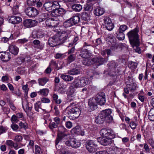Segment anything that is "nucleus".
I'll use <instances>...</instances> for the list:
<instances>
[{
	"label": "nucleus",
	"mask_w": 154,
	"mask_h": 154,
	"mask_svg": "<svg viewBox=\"0 0 154 154\" xmlns=\"http://www.w3.org/2000/svg\"><path fill=\"white\" fill-rule=\"evenodd\" d=\"M101 136L104 137H110L114 138V135L112 131L108 128H103L101 129L100 132Z\"/></svg>",
	"instance_id": "9"
},
{
	"label": "nucleus",
	"mask_w": 154,
	"mask_h": 154,
	"mask_svg": "<svg viewBox=\"0 0 154 154\" xmlns=\"http://www.w3.org/2000/svg\"><path fill=\"white\" fill-rule=\"evenodd\" d=\"M17 72L20 75H24L25 73V68L23 67H18L17 69Z\"/></svg>",
	"instance_id": "42"
},
{
	"label": "nucleus",
	"mask_w": 154,
	"mask_h": 154,
	"mask_svg": "<svg viewBox=\"0 0 154 154\" xmlns=\"http://www.w3.org/2000/svg\"><path fill=\"white\" fill-rule=\"evenodd\" d=\"M79 56L83 58H87L90 57L91 54L89 52L88 49L86 48L82 49Z\"/></svg>",
	"instance_id": "18"
},
{
	"label": "nucleus",
	"mask_w": 154,
	"mask_h": 154,
	"mask_svg": "<svg viewBox=\"0 0 154 154\" xmlns=\"http://www.w3.org/2000/svg\"><path fill=\"white\" fill-rule=\"evenodd\" d=\"M54 57L57 59H62L65 57V55L64 54L57 53L56 54Z\"/></svg>",
	"instance_id": "51"
},
{
	"label": "nucleus",
	"mask_w": 154,
	"mask_h": 154,
	"mask_svg": "<svg viewBox=\"0 0 154 154\" xmlns=\"http://www.w3.org/2000/svg\"><path fill=\"white\" fill-rule=\"evenodd\" d=\"M93 9V5L91 3L85 5L84 8V11H91Z\"/></svg>",
	"instance_id": "35"
},
{
	"label": "nucleus",
	"mask_w": 154,
	"mask_h": 154,
	"mask_svg": "<svg viewBox=\"0 0 154 154\" xmlns=\"http://www.w3.org/2000/svg\"><path fill=\"white\" fill-rule=\"evenodd\" d=\"M126 86H127V89H129L131 91H134L136 88V84L133 82L129 83L126 82Z\"/></svg>",
	"instance_id": "25"
},
{
	"label": "nucleus",
	"mask_w": 154,
	"mask_h": 154,
	"mask_svg": "<svg viewBox=\"0 0 154 154\" xmlns=\"http://www.w3.org/2000/svg\"><path fill=\"white\" fill-rule=\"evenodd\" d=\"M111 112V110L108 109L102 110L100 113L104 117L107 123H110L113 120V118L110 115Z\"/></svg>",
	"instance_id": "8"
},
{
	"label": "nucleus",
	"mask_w": 154,
	"mask_h": 154,
	"mask_svg": "<svg viewBox=\"0 0 154 154\" xmlns=\"http://www.w3.org/2000/svg\"><path fill=\"white\" fill-rule=\"evenodd\" d=\"M81 113V110L77 107H74L70 109L67 112L68 118L72 120H75L78 118Z\"/></svg>",
	"instance_id": "4"
},
{
	"label": "nucleus",
	"mask_w": 154,
	"mask_h": 154,
	"mask_svg": "<svg viewBox=\"0 0 154 154\" xmlns=\"http://www.w3.org/2000/svg\"><path fill=\"white\" fill-rule=\"evenodd\" d=\"M144 148L145 149L146 152L147 153H149L150 149L149 146L146 143H144Z\"/></svg>",
	"instance_id": "64"
},
{
	"label": "nucleus",
	"mask_w": 154,
	"mask_h": 154,
	"mask_svg": "<svg viewBox=\"0 0 154 154\" xmlns=\"http://www.w3.org/2000/svg\"><path fill=\"white\" fill-rule=\"evenodd\" d=\"M106 120L102 116L100 113L95 118V122L96 123L99 124H102Z\"/></svg>",
	"instance_id": "19"
},
{
	"label": "nucleus",
	"mask_w": 154,
	"mask_h": 154,
	"mask_svg": "<svg viewBox=\"0 0 154 154\" xmlns=\"http://www.w3.org/2000/svg\"><path fill=\"white\" fill-rule=\"evenodd\" d=\"M85 59L83 61V63L84 65L88 66L92 64V61L91 59H89L87 58Z\"/></svg>",
	"instance_id": "46"
},
{
	"label": "nucleus",
	"mask_w": 154,
	"mask_h": 154,
	"mask_svg": "<svg viewBox=\"0 0 154 154\" xmlns=\"http://www.w3.org/2000/svg\"><path fill=\"white\" fill-rule=\"evenodd\" d=\"M73 25L70 20L65 22L63 23V26L65 27H69L73 26Z\"/></svg>",
	"instance_id": "45"
},
{
	"label": "nucleus",
	"mask_w": 154,
	"mask_h": 154,
	"mask_svg": "<svg viewBox=\"0 0 154 154\" xmlns=\"http://www.w3.org/2000/svg\"><path fill=\"white\" fill-rule=\"evenodd\" d=\"M35 109L36 111L39 112L42 110V108L41 103L40 101H38L35 105Z\"/></svg>",
	"instance_id": "39"
},
{
	"label": "nucleus",
	"mask_w": 154,
	"mask_h": 154,
	"mask_svg": "<svg viewBox=\"0 0 154 154\" xmlns=\"http://www.w3.org/2000/svg\"><path fill=\"white\" fill-rule=\"evenodd\" d=\"M60 6L58 3V8H55L53 11H52L51 14L52 16L58 17L61 15L64 14L66 13V11L63 8H60Z\"/></svg>",
	"instance_id": "11"
},
{
	"label": "nucleus",
	"mask_w": 154,
	"mask_h": 154,
	"mask_svg": "<svg viewBox=\"0 0 154 154\" xmlns=\"http://www.w3.org/2000/svg\"><path fill=\"white\" fill-rule=\"evenodd\" d=\"M67 130L63 126L59 127L58 128L57 137L55 140V146L57 149H58L57 145L59 142L62 140L65 142V139L67 138V135L65 133Z\"/></svg>",
	"instance_id": "3"
},
{
	"label": "nucleus",
	"mask_w": 154,
	"mask_h": 154,
	"mask_svg": "<svg viewBox=\"0 0 154 154\" xmlns=\"http://www.w3.org/2000/svg\"><path fill=\"white\" fill-rule=\"evenodd\" d=\"M71 8L75 12H78L81 11L82 9V6L80 4H74L73 5Z\"/></svg>",
	"instance_id": "24"
},
{
	"label": "nucleus",
	"mask_w": 154,
	"mask_h": 154,
	"mask_svg": "<svg viewBox=\"0 0 154 154\" xmlns=\"http://www.w3.org/2000/svg\"><path fill=\"white\" fill-rule=\"evenodd\" d=\"M66 145L68 146H71L73 148H77L80 145V142H76L74 138H70L66 141L65 143Z\"/></svg>",
	"instance_id": "13"
},
{
	"label": "nucleus",
	"mask_w": 154,
	"mask_h": 154,
	"mask_svg": "<svg viewBox=\"0 0 154 154\" xmlns=\"http://www.w3.org/2000/svg\"><path fill=\"white\" fill-rule=\"evenodd\" d=\"M125 31V25H121L119 27L118 32L124 33Z\"/></svg>",
	"instance_id": "55"
},
{
	"label": "nucleus",
	"mask_w": 154,
	"mask_h": 154,
	"mask_svg": "<svg viewBox=\"0 0 154 154\" xmlns=\"http://www.w3.org/2000/svg\"><path fill=\"white\" fill-rule=\"evenodd\" d=\"M25 103H23V107L24 109L25 108L27 110L30 111L32 108V105L30 103H28L27 101L25 102Z\"/></svg>",
	"instance_id": "27"
},
{
	"label": "nucleus",
	"mask_w": 154,
	"mask_h": 154,
	"mask_svg": "<svg viewBox=\"0 0 154 154\" xmlns=\"http://www.w3.org/2000/svg\"><path fill=\"white\" fill-rule=\"evenodd\" d=\"M49 66L51 67H52V66L57 67V64L56 63V61L52 60L50 62Z\"/></svg>",
	"instance_id": "62"
},
{
	"label": "nucleus",
	"mask_w": 154,
	"mask_h": 154,
	"mask_svg": "<svg viewBox=\"0 0 154 154\" xmlns=\"http://www.w3.org/2000/svg\"><path fill=\"white\" fill-rule=\"evenodd\" d=\"M33 43L34 45V47L36 48L42 50L44 48V45L43 43H41L40 41L38 40H34Z\"/></svg>",
	"instance_id": "21"
},
{
	"label": "nucleus",
	"mask_w": 154,
	"mask_h": 154,
	"mask_svg": "<svg viewBox=\"0 0 154 154\" xmlns=\"http://www.w3.org/2000/svg\"><path fill=\"white\" fill-rule=\"evenodd\" d=\"M39 0H27V3L29 6H33Z\"/></svg>",
	"instance_id": "47"
},
{
	"label": "nucleus",
	"mask_w": 154,
	"mask_h": 154,
	"mask_svg": "<svg viewBox=\"0 0 154 154\" xmlns=\"http://www.w3.org/2000/svg\"><path fill=\"white\" fill-rule=\"evenodd\" d=\"M48 16V15L46 13H44L40 15L38 19L39 22H41L44 21Z\"/></svg>",
	"instance_id": "44"
},
{
	"label": "nucleus",
	"mask_w": 154,
	"mask_h": 154,
	"mask_svg": "<svg viewBox=\"0 0 154 154\" xmlns=\"http://www.w3.org/2000/svg\"><path fill=\"white\" fill-rule=\"evenodd\" d=\"M75 59V57L73 54H70L68 57V60L69 63L73 61Z\"/></svg>",
	"instance_id": "52"
},
{
	"label": "nucleus",
	"mask_w": 154,
	"mask_h": 154,
	"mask_svg": "<svg viewBox=\"0 0 154 154\" xmlns=\"http://www.w3.org/2000/svg\"><path fill=\"white\" fill-rule=\"evenodd\" d=\"M11 121L12 122H17L19 120L18 119L17 117L15 115H13L11 117Z\"/></svg>",
	"instance_id": "59"
},
{
	"label": "nucleus",
	"mask_w": 154,
	"mask_h": 154,
	"mask_svg": "<svg viewBox=\"0 0 154 154\" xmlns=\"http://www.w3.org/2000/svg\"><path fill=\"white\" fill-rule=\"evenodd\" d=\"M109 69H112L113 72L115 71L116 67L118 66V64L114 61H112L109 64Z\"/></svg>",
	"instance_id": "43"
},
{
	"label": "nucleus",
	"mask_w": 154,
	"mask_h": 154,
	"mask_svg": "<svg viewBox=\"0 0 154 154\" xmlns=\"http://www.w3.org/2000/svg\"><path fill=\"white\" fill-rule=\"evenodd\" d=\"M129 125L132 129H135L137 125V124L134 122L132 121L130 122Z\"/></svg>",
	"instance_id": "56"
},
{
	"label": "nucleus",
	"mask_w": 154,
	"mask_h": 154,
	"mask_svg": "<svg viewBox=\"0 0 154 154\" xmlns=\"http://www.w3.org/2000/svg\"><path fill=\"white\" fill-rule=\"evenodd\" d=\"M24 11L26 14L30 17H34L38 14V11L36 9L32 7L26 8Z\"/></svg>",
	"instance_id": "12"
},
{
	"label": "nucleus",
	"mask_w": 154,
	"mask_h": 154,
	"mask_svg": "<svg viewBox=\"0 0 154 154\" xmlns=\"http://www.w3.org/2000/svg\"><path fill=\"white\" fill-rule=\"evenodd\" d=\"M35 150L36 154H40L41 152V149L40 147L38 145L35 146Z\"/></svg>",
	"instance_id": "57"
},
{
	"label": "nucleus",
	"mask_w": 154,
	"mask_h": 154,
	"mask_svg": "<svg viewBox=\"0 0 154 154\" xmlns=\"http://www.w3.org/2000/svg\"><path fill=\"white\" fill-rule=\"evenodd\" d=\"M49 80L47 77H43L38 79L39 84L41 86H44Z\"/></svg>",
	"instance_id": "28"
},
{
	"label": "nucleus",
	"mask_w": 154,
	"mask_h": 154,
	"mask_svg": "<svg viewBox=\"0 0 154 154\" xmlns=\"http://www.w3.org/2000/svg\"><path fill=\"white\" fill-rule=\"evenodd\" d=\"M97 103L94 97L90 98L88 101L89 110L91 112L97 109Z\"/></svg>",
	"instance_id": "14"
},
{
	"label": "nucleus",
	"mask_w": 154,
	"mask_h": 154,
	"mask_svg": "<svg viewBox=\"0 0 154 154\" xmlns=\"http://www.w3.org/2000/svg\"><path fill=\"white\" fill-rule=\"evenodd\" d=\"M9 50L11 54L15 56L18 53L19 48L15 45H11L9 47Z\"/></svg>",
	"instance_id": "22"
},
{
	"label": "nucleus",
	"mask_w": 154,
	"mask_h": 154,
	"mask_svg": "<svg viewBox=\"0 0 154 154\" xmlns=\"http://www.w3.org/2000/svg\"><path fill=\"white\" fill-rule=\"evenodd\" d=\"M114 26L112 23L106 25V29L109 31L112 30L114 28Z\"/></svg>",
	"instance_id": "53"
},
{
	"label": "nucleus",
	"mask_w": 154,
	"mask_h": 154,
	"mask_svg": "<svg viewBox=\"0 0 154 154\" xmlns=\"http://www.w3.org/2000/svg\"><path fill=\"white\" fill-rule=\"evenodd\" d=\"M79 81L80 82L81 87H83L88 84V83L89 82L88 79L85 77H82L80 79H79Z\"/></svg>",
	"instance_id": "26"
},
{
	"label": "nucleus",
	"mask_w": 154,
	"mask_h": 154,
	"mask_svg": "<svg viewBox=\"0 0 154 154\" xmlns=\"http://www.w3.org/2000/svg\"><path fill=\"white\" fill-rule=\"evenodd\" d=\"M36 21L31 19H26L23 22L24 26L27 28L35 26Z\"/></svg>",
	"instance_id": "17"
},
{
	"label": "nucleus",
	"mask_w": 154,
	"mask_h": 154,
	"mask_svg": "<svg viewBox=\"0 0 154 154\" xmlns=\"http://www.w3.org/2000/svg\"><path fill=\"white\" fill-rule=\"evenodd\" d=\"M43 7L47 11L52 12L55 8H58V2L55 1L47 2L44 4Z\"/></svg>",
	"instance_id": "5"
},
{
	"label": "nucleus",
	"mask_w": 154,
	"mask_h": 154,
	"mask_svg": "<svg viewBox=\"0 0 154 154\" xmlns=\"http://www.w3.org/2000/svg\"><path fill=\"white\" fill-rule=\"evenodd\" d=\"M105 94L103 92L98 93L94 98L97 103L100 105L102 106L106 103Z\"/></svg>",
	"instance_id": "6"
},
{
	"label": "nucleus",
	"mask_w": 154,
	"mask_h": 154,
	"mask_svg": "<svg viewBox=\"0 0 154 154\" xmlns=\"http://www.w3.org/2000/svg\"><path fill=\"white\" fill-rule=\"evenodd\" d=\"M28 40V39L26 38H23V39H19L18 40V42L19 43L23 44L27 42Z\"/></svg>",
	"instance_id": "63"
},
{
	"label": "nucleus",
	"mask_w": 154,
	"mask_h": 154,
	"mask_svg": "<svg viewBox=\"0 0 154 154\" xmlns=\"http://www.w3.org/2000/svg\"><path fill=\"white\" fill-rule=\"evenodd\" d=\"M73 130L74 131L75 133L80 134L82 136L84 135L85 131L84 130H82L80 128H78V127H76L73 129Z\"/></svg>",
	"instance_id": "33"
},
{
	"label": "nucleus",
	"mask_w": 154,
	"mask_h": 154,
	"mask_svg": "<svg viewBox=\"0 0 154 154\" xmlns=\"http://www.w3.org/2000/svg\"><path fill=\"white\" fill-rule=\"evenodd\" d=\"M110 137H100L97 139V141L101 145L106 146L111 144L112 139Z\"/></svg>",
	"instance_id": "10"
},
{
	"label": "nucleus",
	"mask_w": 154,
	"mask_h": 154,
	"mask_svg": "<svg viewBox=\"0 0 154 154\" xmlns=\"http://www.w3.org/2000/svg\"><path fill=\"white\" fill-rule=\"evenodd\" d=\"M19 126L21 128H23L25 130H26L28 128V126L27 123H23L22 122H20L19 123Z\"/></svg>",
	"instance_id": "54"
},
{
	"label": "nucleus",
	"mask_w": 154,
	"mask_h": 154,
	"mask_svg": "<svg viewBox=\"0 0 154 154\" xmlns=\"http://www.w3.org/2000/svg\"><path fill=\"white\" fill-rule=\"evenodd\" d=\"M116 37L119 40H123L125 38V35L124 33L117 32L116 33Z\"/></svg>",
	"instance_id": "41"
},
{
	"label": "nucleus",
	"mask_w": 154,
	"mask_h": 154,
	"mask_svg": "<svg viewBox=\"0 0 154 154\" xmlns=\"http://www.w3.org/2000/svg\"><path fill=\"white\" fill-rule=\"evenodd\" d=\"M104 12V9L100 8H98L94 10V14L97 16H100L103 15Z\"/></svg>",
	"instance_id": "30"
},
{
	"label": "nucleus",
	"mask_w": 154,
	"mask_h": 154,
	"mask_svg": "<svg viewBox=\"0 0 154 154\" xmlns=\"http://www.w3.org/2000/svg\"><path fill=\"white\" fill-rule=\"evenodd\" d=\"M106 40H109L110 42H112L115 43L116 40V38L113 34H109L106 35Z\"/></svg>",
	"instance_id": "34"
},
{
	"label": "nucleus",
	"mask_w": 154,
	"mask_h": 154,
	"mask_svg": "<svg viewBox=\"0 0 154 154\" xmlns=\"http://www.w3.org/2000/svg\"><path fill=\"white\" fill-rule=\"evenodd\" d=\"M7 129L5 127L2 126H0V134L5 133Z\"/></svg>",
	"instance_id": "58"
},
{
	"label": "nucleus",
	"mask_w": 154,
	"mask_h": 154,
	"mask_svg": "<svg viewBox=\"0 0 154 154\" xmlns=\"http://www.w3.org/2000/svg\"><path fill=\"white\" fill-rule=\"evenodd\" d=\"M65 125L67 128H70L72 127V124L71 122L69 121H68L66 122Z\"/></svg>",
	"instance_id": "61"
},
{
	"label": "nucleus",
	"mask_w": 154,
	"mask_h": 154,
	"mask_svg": "<svg viewBox=\"0 0 154 154\" xmlns=\"http://www.w3.org/2000/svg\"><path fill=\"white\" fill-rule=\"evenodd\" d=\"M0 57L2 60L7 62L10 60L11 56L9 53L2 51L0 52Z\"/></svg>",
	"instance_id": "16"
},
{
	"label": "nucleus",
	"mask_w": 154,
	"mask_h": 154,
	"mask_svg": "<svg viewBox=\"0 0 154 154\" xmlns=\"http://www.w3.org/2000/svg\"><path fill=\"white\" fill-rule=\"evenodd\" d=\"M75 91L74 88L72 86H70L69 87V91H68L67 94V98L68 99L71 100L73 99V98H70V97L72 98L73 96H74V94L75 93Z\"/></svg>",
	"instance_id": "23"
},
{
	"label": "nucleus",
	"mask_w": 154,
	"mask_h": 154,
	"mask_svg": "<svg viewBox=\"0 0 154 154\" xmlns=\"http://www.w3.org/2000/svg\"><path fill=\"white\" fill-rule=\"evenodd\" d=\"M60 77L64 80L67 82L72 81L73 79V77L70 75L64 74H62L60 76Z\"/></svg>",
	"instance_id": "29"
},
{
	"label": "nucleus",
	"mask_w": 154,
	"mask_h": 154,
	"mask_svg": "<svg viewBox=\"0 0 154 154\" xmlns=\"http://www.w3.org/2000/svg\"><path fill=\"white\" fill-rule=\"evenodd\" d=\"M138 31L135 29L129 32L127 34L129 39L130 42L132 45L138 46L139 43V36L138 34Z\"/></svg>",
	"instance_id": "2"
},
{
	"label": "nucleus",
	"mask_w": 154,
	"mask_h": 154,
	"mask_svg": "<svg viewBox=\"0 0 154 154\" xmlns=\"http://www.w3.org/2000/svg\"><path fill=\"white\" fill-rule=\"evenodd\" d=\"M80 69L76 68H75L70 69L68 71V73L71 75H75L78 74L80 73Z\"/></svg>",
	"instance_id": "32"
},
{
	"label": "nucleus",
	"mask_w": 154,
	"mask_h": 154,
	"mask_svg": "<svg viewBox=\"0 0 154 154\" xmlns=\"http://www.w3.org/2000/svg\"><path fill=\"white\" fill-rule=\"evenodd\" d=\"M104 23L106 25L112 23L110 18L108 17H105L103 19Z\"/></svg>",
	"instance_id": "48"
},
{
	"label": "nucleus",
	"mask_w": 154,
	"mask_h": 154,
	"mask_svg": "<svg viewBox=\"0 0 154 154\" xmlns=\"http://www.w3.org/2000/svg\"><path fill=\"white\" fill-rule=\"evenodd\" d=\"M71 20L73 25L79 23L80 20V18L79 16L75 15L70 18Z\"/></svg>",
	"instance_id": "31"
},
{
	"label": "nucleus",
	"mask_w": 154,
	"mask_h": 154,
	"mask_svg": "<svg viewBox=\"0 0 154 154\" xmlns=\"http://www.w3.org/2000/svg\"><path fill=\"white\" fill-rule=\"evenodd\" d=\"M49 92V90L47 88H44L41 90L38 93L39 94L44 95L45 96H47Z\"/></svg>",
	"instance_id": "40"
},
{
	"label": "nucleus",
	"mask_w": 154,
	"mask_h": 154,
	"mask_svg": "<svg viewBox=\"0 0 154 154\" xmlns=\"http://www.w3.org/2000/svg\"><path fill=\"white\" fill-rule=\"evenodd\" d=\"M9 21L10 22L14 24L20 23L22 21V19L20 17L17 16H13L11 17Z\"/></svg>",
	"instance_id": "20"
},
{
	"label": "nucleus",
	"mask_w": 154,
	"mask_h": 154,
	"mask_svg": "<svg viewBox=\"0 0 154 154\" xmlns=\"http://www.w3.org/2000/svg\"><path fill=\"white\" fill-rule=\"evenodd\" d=\"M99 60H98L99 62H98V66L103 64L105 61L104 59L100 57H99Z\"/></svg>",
	"instance_id": "60"
},
{
	"label": "nucleus",
	"mask_w": 154,
	"mask_h": 154,
	"mask_svg": "<svg viewBox=\"0 0 154 154\" xmlns=\"http://www.w3.org/2000/svg\"><path fill=\"white\" fill-rule=\"evenodd\" d=\"M72 85L73 86L76 88L81 87L79 79H74L72 83Z\"/></svg>",
	"instance_id": "37"
},
{
	"label": "nucleus",
	"mask_w": 154,
	"mask_h": 154,
	"mask_svg": "<svg viewBox=\"0 0 154 154\" xmlns=\"http://www.w3.org/2000/svg\"><path fill=\"white\" fill-rule=\"evenodd\" d=\"M71 31L67 30L63 31L60 35H55L50 38L48 41L51 47H55L64 43L71 36Z\"/></svg>",
	"instance_id": "1"
},
{
	"label": "nucleus",
	"mask_w": 154,
	"mask_h": 154,
	"mask_svg": "<svg viewBox=\"0 0 154 154\" xmlns=\"http://www.w3.org/2000/svg\"><path fill=\"white\" fill-rule=\"evenodd\" d=\"M58 124L54 122H52L49 124V127L51 130L54 128H56L58 127Z\"/></svg>",
	"instance_id": "49"
},
{
	"label": "nucleus",
	"mask_w": 154,
	"mask_h": 154,
	"mask_svg": "<svg viewBox=\"0 0 154 154\" xmlns=\"http://www.w3.org/2000/svg\"><path fill=\"white\" fill-rule=\"evenodd\" d=\"M86 144V148L90 152L94 153L97 150V145L93 140H88Z\"/></svg>",
	"instance_id": "7"
},
{
	"label": "nucleus",
	"mask_w": 154,
	"mask_h": 154,
	"mask_svg": "<svg viewBox=\"0 0 154 154\" xmlns=\"http://www.w3.org/2000/svg\"><path fill=\"white\" fill-rule=\"evenodd\" d=\"M148 119L152 121H154V109H151L148 113Z\"/></svg>",
	"instance_id": "36"
},
{
	"label": "nucleus",
	"mask_w": 154,
	"mask_h": 154,
	"mask_svg": "<svg viewBox=\"0 0 154 154\" xmlns=\"http://www.w3.org/2000/svg\"><path fill=\"white\" fill-rule=\"evenodd\" d=\"M22 88L25 91V96H27L29 90V88H28V85H23L22 87Z\"/></svg>",
	"instance_id": "50"
},
{
	"label": "nucleus",
	"mask_w": 154,
	"mask_h": 154,
	"mask_svg": "<svg viewBox=\"0 0 154 154\" xmlns=\"http://www.w3.org/2000/svg\"><path fill=\"white\" fill-rule=\"evenodd\" d=\"M45 23L46 25L49 27H55L58 26L59 22L57 20H52L51 19L49 18L46 20Z\"/></svg>",
	"instance_id": "15"
},
{
	"label": "nucleus",
	"mask_w": 154,
	"mask_h": 154,
	"mask_svg": "<svg viewBox=\"0 0 154 154\" xmlns=\"http://www.w3.org/2000/svg\"><path fill=\"white\" fill-rule=\"evenodd\" d=\"M137 63L136 62L130 61L128 63V67L132 69H136L137 66Z\"/></svg>",
	"instance_id": "38"
}]
</instances>
